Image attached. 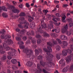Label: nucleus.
Masks as SVG:
<instances>
[{
  "mask_svg": "<svg viewBox=\"0 0 73 73\" xmlns=\"http://www.w3.org/2000/svg\"><path fill=\"white\" fill-rule=\"evenodd\" d=\"M41 27L42 28H46V25L45 23H43V25H42Z\"/></svg>",
  "mask_w": 73,
  "mask_h": 73,
  "instance_id": "nucleus-30",
  "label": "nucleus"
},
{
  "mask_svg": "<svg viewBox=\"0 0 73 73\" xmlns=\"http://www.w3.org/2000/svg\"><path fill=\"white\" fill-rule=\"evenodd\" d=\"M16 31H17V32H20V30L19 29H16Z\"/></svg>",
  "mask_w": 73,
  "mask_h": 73,
  "instance_id": "nucleus-63",
  "label": "nucleus"
},
{
  "mask_svg": "<svg viewBox=\"0 0 73 73\" xmlns=\"http://www.w3.org/2000/svg\"><path fill=\"white\" fill-rule=\"evenodd\" d=\"M52 17H53L52 18V20L54 21L55 22V16L54 15H52Z\"/></svg>",
  "mask_w": 73,
  "mask_h": 73,
  "instance_id": "nucleus-47",
  "label": "nucleus"
},
{
  "mask_svg": "<svg viewBox=\"0 0 73 73\" xmlns=\"http://www.w3.org/2000/svg\"><path fill=\"white\" fill-rule=\"evenodd\" d=\"M42 56H39L38 57L37 59L38 60H40V59H42Z\"/></svg>",
  "mask_w": 73,
  "mask_h": 73,
  "instance_id": "nucleus-49",
  "label": "nucleus"
},
{
  "mask_svg": "<svg viewBox=\"0 0 73 73\" xmlns=\"http://www.w3.org/2000/svg\"><path fill=\"white\" fill-rule=\"evenodd\" d=\"M11 62L12 64H16L17 62V61L16 59H13L11 60Z\"/></svg>",
  "mask_w": 73,
  "mask_h": 73,
  "instance_id": "nucleus-22",
  "label": "nucleus"
},
{
  "mask_svg": "<svg viewBox=\"0 0 73 73\" xmlns=\"http://www.w3.org/2000/svg\"><path fill=\"white\" fill-rule=\"evenodd\" d=\"M12 3L14 5H17V3L15 1H13Z\"/></svg>",
  "mask_w": 73,
  "mask_h": 73,
  "instance_id": "nucleus-51",
  "label": "nucleus"
},
{
  "mask_svg": "<svg viewBox=\"0 0 73 73\" xmlns=\"http://www.w3.org/2000/svg\"><path fill=\"white\" fill-rule=\"evenodd\" d=\"M5 53V51L3 50V49L0 50V53L1 54H4Z\"/></svg>",
  "mask_w": 73,
  "mask_h": 73,
  "instance_id": "nucleus-34",
  "label": "nucleus"
},
{
  "mask_svg": "<svg viewBox=\"0 0 73 73\" xmlns=\"http://www.w3.org/2000/svg\"><path fill=\"white\" fill-rule=\"evenodd\" d=\"M26 5L27 8H29V7H30V5H29L28 3H26Z\"/></svg>",
  "mask_w": 73,
  "mask_h": 73,
  "instance_id": "nucleus-60",
  "label": "nucleus"
},
{
  "mask_svg": "<svg viewBox=\"0 0 73 73\" xmlns=\"http://www.w3.org/2000/svg\"><path fill=\"white\" fill-rule=\"evenodd\" d=\"M35 23L34 22H33L30 24L29 25V27L31 29H33L35 28Z\"/></svg>",
  "mask_w": 73,
  "mask_h": 73,
  "instance_id": "nucleus-16",
  "label": "nucleus"
},
{
  "mask_svg": "<svg viewBox=\"0 0 73 73\" xmlns=\"http://www.w3.org/2000/svg\"><path fill=\"white\" fill-rule=\"evenodd\" d=\"M73 26V23H69V27H72Z\"/></svg>",
  "mask_w": 73,
  "mask_h": 73,
  "instance_id": "nucleus-53",
  "label": "nucleus"
},
{
  "mask_svg": "<svg viewBox=\"0 0 73 73\" xmlns=\"http://www.w3.org/2000/svg\"><path fill=\"white\" fill-rule=\"evenodd\" d=\"M69 66H67L66 67L62 69V72L64 73L67 72V71H68V70L69 69Z\"/></svg>",
  "mask_w": 73,
  "mask_h": 73,
  "instance_id": "nucleus-17",
  "label": "nucleus"
},
{
  "mask_svg": "<svg viewBox=\"0 0 73 73\" xmlns=\"http://www.w3.org/2000/svg\"><path fill=\"white\" fill-rule=\"evenodd\" d=\"M55 22H56V26H59V25L61 24V23L60 22L59 23H57V21H56V20H55Z\"/></svg>",
  "mask_w": 73,
  "mask_h": 73,
  "instance_id": "nucleus-37",
  "label": "nucleus"
},
{
  "mask_svg": "<svg viewBox=\"0 0 73 73\" xmlns=\"http://www.w3.org/2000/svg\"><path fill=\"white\" fill-rule=\"evenodd\" d=\"M25 14L24 12H21L20 14V16H25Z\"/></svg>",
  "mask_w": 73,
  "mask_h": 73,
  "instance_id": "nucleus-32",
  "label": "nucleus"
},
{
  "mask_svg": "<svg viewBox=\"0 0 73 73\" xmlns=\"http://www.w3.org/2000/svg\"><path fill=\"white\" fill-rule=\"evenodd\" d=\"M4 33H5V29L1 30L0 31V33L4 35Z\"/></svg>",
  "mask_w": 73,
  "mask_h": 73,
  "instance_id": "nucleus-31",
  "label": "nucleus"
},
{
  "mask_svg": "<svg viewBox=\"0 0 73 73\" xmlns=\"http://www.w3.org/2000/svg\"><path fill=\"white\" fill-rule=\"evenodd\" d=\"M67 21L69 23H70L73 22V21H72V19H67Z\"/></svg>",
  "mask_w": 73,
  "mask_h": 73,
  "instance_id": "nucleus-35",
  "label": "nucleus"
},
{
  "mask_svg": "<svg viewBox=\"0 0 73 73\" xmlns=\"http://www.w3.org/2000/svg\"><path fill=\"white\" fill-rule=\"evenodd\" d=\"M56 40L58 42V43L59 44H62L63 45H61L62 48H65V46H68V43L66 41H63L62 42L60 39L58 38Z\"/></svg>",
  "mask_w": 73,
  "mask_h": 73,
  "instance_id": "nucleus-4",
  "label": "nucleus"
},
{
  "mask_svg": "<svg viewBox=\"0 0 73 73\" xmlns=\"http://www.w3.org/2000/svg\"><path fill=\"white\" fill-rule=\"evenodd\" d=\"M37 32H40L41 33H43V31L41 29V27H39V28L37 29Z\"/></svg>",
  "mask_w": 73,
  "mask_h": 73,
  "instance_id": "nucleus-25",
  "label": "nucleus"
},
{
  "mask_svg": "<svg viewBox=\"0 0 73 73\" xmlns=\"http://www.w3.org/2000/svg\"><path fill=\"white\" fill-rule=\"evenodd\" d=\"M16 39L17 41H20V40H21V38H19L17 37H16Z\"/></svg>",
  "mask_w": 73,
  "mask_h": 73,
  "instance_id": "nucleus-48",
  "label": "nucleus"
},
{
  "mask_svg": "<svg viewBox=\"0 0 73 73\" xmlns=\"http://www.w3.org/2000/svg\"><path fill=\"white\" fill-rule=\"evenodd\" d=\"M70 70H72L73 69V64H72L70 66Z\"/></svg>",
  "mask_w": 73,
  "mask_h": 73,
  "instance_id": "nucleus-43",
  "label": "nucleus"
},
{
  "mask_svg": "<svg viewBox=\"0 0 73 73\" xmlns=\"http://www.w3.org/2000/svg\"><path fill=\"white\" fill-rule=\"evenodd\" d=\"M38 12H39L40 15H42V11H41V9L38 8Z\"/></svg>",
  "mask_w": 73,
  "mask_h": 73,
  "instance_id": "nucleus-39",
  "label": "nucleus"
},
{
  "mask_svg": "<svg viewBox=\"0 0 73 73\" xmlns=\"http://www.w3.org/2000/svg\"><path fill=\"white\" fill-rule=\"evenodd\" d=\"M29 38L30 40H31L32 44H35L36 42V40H35V38H33L32 37H30Z\"/></svg>",
  "mask_w": 73,
  "mask_h": 73,
  "instance_id": "nucleus-21",
  "label": "nucleus"
},
{
  "mask_svg": "<svg viewBox=\"0 0 73 73\" xmlns=\"http://www.w3.org/2000/svg\"><path fill=\"white\" fill-rule=\"evenodd\" d=\"M35 54L36 56H37V55H38L39 54V52L40 53H42V50L41 49H39L37 50H35Z\"/></svg>",
  "mask_w": 73,
  "mask_h": 73,
  "instance_id": "nucleus-13",
  "label": "nucleus"
},
{
  "mask_svg": "<svg viewBox=\"0 0 73 73\" xmlns=\"http://www.w3.org/2000/svg\"><path fill=\"white\" fill-rule=\"evenodd\" d=\"M8 9H13L12 10V11L14 13H19L20 11V10H17V9H15V7L14 6H8Z\"/></svg>",
  "mask_w": 73,
  "mask_h": 73,
  "instance_id": "nucleus-6",
  "label": "nucleus"
},
{
  "mask_svg": "<svg viewBox=\"0 0 73 73\" xmlns=\"http://www.w3.org/2000/svg\"><path fill=\"white\" fill-rule=\"evenodd\" d=\"M43 71L44 73H49V72L46 71V70L44 69H43Z\"/></svg>",
  "mask_w": 73,
  "mask_h": 73,
  "instance_id": "nucleus-52",
  "label": "nucleus"
},
{
  "mask_svg": "<svg viewBox=\"0 0 73 73\" xmlns=\"http://www.w3.org/2000/svg\"><path fill=\"white\" fill-rule=\"evenodd\" d=\"M68 51L67 50H63L62 51V54L63 56H66L67 55Z\"/></svg>",
  "mask_w": 73,
  "mask_h": 73,
  "instance_id": "nucleus-19",
  "label": "nucleus"
},
{
  "mask_svg": "<svg viewBox=\"0 0 73 73\" xmlns=\"http://www.w3.org/2000/svg\"><path fill=\"white\" fill-rule=\"evenodd\" d=\"M43 12L45 13V15H46L47 14V13H48V12H49V11H48V10H47V9H44L43 11Z\"/></svg>",
  "mask_w": 73,
  "mask_h": 73,
  "instance_id": "nucleus-29",
  "label": "nucleus"
},
{
  "mask_svg": "<svg viewBox=\"0 0 73 73\" xmlns=\"http://www.w3.org/2000/svg\"><path fill=\"white\" fill-rule=\"evenodd\" d=\"M43 36L44 37H49V35L46 33V32H44L43 33Z\"/></svg>",
  "mask_w": 73,
  "mask_h": 73,
  "instance_id": "nucleus-27",
  "label": "nucleus"
},
{
  "mask_svg": "<svg viewBox=\"0 0 73 73\" xmlns=\"http://www.w3.org/2000/svg\"><path fill=\"white\" fill-rule=\"evenodd\" d=\"M13 44V42L12 40H10V41L7 42H4L3 43V45L4 48L6 49L7 50H10L11 48L7 46V44Z\"/></svg>",
  "mask_w": 73,
  "mask_h": 73,
  "instance_id": "nucleus-2",
  "label": "nucleus"
},
{
  "mask_svg": "<svg viewBox=\"0 0 73 73\" xmlns=\"http://www.w3.org/2000/svg\"><path fill=\"white\" fill-rule=\"evenodd\" d=\"M60 48L61 47L58 45H57L56 47V50H60Z\"/></svg>",
  "mask_w": 73,
  "mask_h": 73,
  "instance_id": "nucleus-33",
  "label": "nucleus"
},
{
  "mask_svg": "<svg viewBox=\"0 0 73 73\" xmlns=\"http://www.w3.org/2000/svg\"><path fill=\"white\" fill-rule=\"evenodd\" d=\"M37 42L38 44H40L41 43V40L40 39L38 40H37Z\"/></svg>",
  "mask_w": 73,
  "mask_h": 73,
  "instance_id": "nucleus-46",
  "label": "nucleus"
},
{
  "mask_svg": "<svg viewBox=\"0 0 73 73\" xmlns=\"http://www.w3.org/2000/svg\"><path fill=\"white\" fill-rule=\"evenodd\" d=\"M40 64H37V68L38 69H40Z\"/></svg>",
  "mask_w": 73,
  "mask_h": 73,
  "instance_id": "nucleus-58",
  "label": "nucleus"
},
{
  "mask_svg": "<svg viewBox=\"0 0 73 73\" xmlns=\"http://www.w3.org/2000/svg\"><path fill=\"white\" fill-rule=\"evenodd\" d=\"M33 64V62H29L27 63V65L31 67L32 66V65Z\"/></svg>",
  "mask_w": 73,
  "mask_h": 73,
  "instance_id": "nucleus-26",
  "label": "nucleus"
},
{
  "mask_svg": "<svg viewBox=\"0 0 73 73\" xmlns=\"http://www.w3.org/2000/svg\"><path fill=\"white\" fill-rule=\"evenodd\" d=\"M3 9V11H7V8L4 6H3L2 7H0V12L1 11V10Z\"/></svg>",
  "mask_w": 73,
  "mask_h": 73,
  "instance_id": "nucleus-18",
  "label": "nucleus"
},
{
  "mask_svg": "<svg viewBox=\"0 0 73 73\" xmlns=\"http://www.w3.org/2000/svg\"><path fill=\"white\" fill-rule=\"evenodd\" d=\"M26 35L27 36H29V35H31V33L29 31L27 32L26 33Z\"/></svg>",
  "mask_w": 73,
  "mask_h": 73,
  "instance_id": "nucleus-56",
  "label": "nucleus"
},
{
  "mask_svg": "<svg viewBox=\"0 0 73 73\" xmlns=\"http://www.w3.org/2000/svg\"><path fill=\"white\" fill-rule=\"evenodd\" d=\"M11 37V36L10 35H6L4 36V35L3 34L1 36V38L2 39H4L5 38L6 41H5V42H8L10 41V40H11L9 39V38H10Z\"/></svg>",
  "mask_w": 73,
  "mask_h": 73,
  "instance_id": "nucleus-7",
  "label": "nucleus"
},
{
  "mask_svg": "<svg viewBox=\"0 0 73 73\" xmlns=\"http://www.w3.org/2000/svg\"><path fill=\"white\" fill-rule=\"evenodd\" d=\"M64 35H61L60 36V39H61L62 40H63V39H64Z\"/></svg>",
  "mask_w": 73,
  "mask_h": 73,
  "instance_id": "nucleus-45",
  "label": "nucleus"
},
{
  "mask_svg": "<svg viewBox=\"0 0 73 73\" xmlns=\"http://www.w3.org/2000/svg\"><path fill=\"white\" fill-rule=\"evenodd\" d=\"M47 63H48L46 62L44 63H43L42 62H40V64L43 67L44 66H45V65H46V66H48V67H51V66H52V65H51V64H50V63H49L48 64H47Z\"/></svg>",
  "mask_w": 73,
  "mask_h": 73,
  "instance_id": "nucleus-10",
  "label": "nucleus"
},
{
  "mask_svg": "<svg viewBox=\"0 0 73 73\" xmlns=\"http://www.w3.org/2000/svg\"><path fill=\"white\" fill-rule=\"evenodd\" d=\"M61 16H63L62 18V21L63 23H66V21H65V19L66 18V17L65 14H62L61 15Z\"/></svg>",
  "mask_w": 73,
  "mask_h": 73,
  "instance_id": "nucleus-14",
  "label": "nucleus"
},
{
  "mask_svg": "<svg viewBox=\"0 0 73 73\" xmlns=\"http://www.w3.org/2000/svg\"><path fill=\"white\" fill-rule=\"evenodd\" d=\"M29 23L27 22V21H25L24 23V28H25V29H28L29 28L28 26H29Z\"/></svg>",
  "mask_w": 73,
  "mask_h": 73,
  "instance_id": "nucleus-11",
  "label": "nucleus"
},
{
  "mask_svg": "<svg viewBox=\"0 0 73 73\" xmlns=\"http://www.w3.org/2000/svg\"><path fill=\"white\" fill-rule=\"evenodd\" d=\"M11 50H13V52H8L7 53L8 55H9V56H16V54H15V52H16V50L13 48H11Z\"/></svg>",
  "mask_w": 73,
  "mask_h": 73,
  "instance_id": "nucleus-9",
  "label": "nucleus"
},
{
  "mask_svg": "<svg viewBox=\"0 0 73 73\" xmlns=\"http://www.w3.org/2000/svg\"><path fill=\"white\" fill-rule=\"evenodd\" d=\"M51 35L52 37H54L55 36V33H52Z\"/></svg>",
  "mask_w": 73,
  "mask_h": 73,
  "instance_id": "nucleus-62",
  "label": "nucleus"
},
{
  "mask_svg": "<svg viewBox=\"0 0 73 73\" xmlns=\"http://www.w3.org/2000/svg\"><path fill=\"white\" fill-rule=\"evenodd\" d=\"M67 39H68V37L65 35H64L63 40H66Z\"/></svg>",
  "mask_w": 73,
  "mask_h": 73,
  "instance_id": "nucleus-41",
  "label": "nucleus"
},
{
  "mask_svg": "<svg viewBox=\"0 0 73 73\" xmlns=\"http://www.w3.org/2000/svg\"><path fill=\"white\" fill-rule=\"evenodd\" d=\"M26 44H31V41H30V40H27L26 42Z\"/></svg>",
  "mask_w": 73,
  "mask_h": 73,
  "instance_id": "nucleus-54",
  "label": "nucleus"
},
{
  "mask_svg": "<svg viewBox=\"0 0 73 73\" xmlns=\"http://www.w3.org/2000/svg\"><path fill=\"white\" fill-rule=\"evenodd\" d=\"M48 28L50 29H52V28H53V25H50V26L49 25H48Z\"/></svg>",
  "mask_w": 73,
  "mask_h": 73,
  "instance_id": "nucleus-36",
  "label": "nucleus"
},
{
  "mask_svg": "<svg viewBox=\"0 0 73 73\" xmlns=\"http://www.w3.org/2000/svg\"><path fill=\"white\" fill-rule=\"evenodd\" d=\"M18 26L19 27V28H20L23 29L24 28L23 26L21 24L18 25Z\"/></svg>",
  "mask_w": 73,
  "mask_h": 73,
  "instance_id": "nucleus-40",
  "label": "nucleus"
},
{
  "mask_svg": "<svg viewBox=\"0 0 73 73\" xmlns=\"http://www.w3.org/2000/svg\"><path fill=\"white\" fill-rule=\"evenodd\" d=\"M23 39L24 41H26L27 39V38L26 36H24L23 38Z\"/></svg>",
  "mask_w": 73,
  "mask_h": 73,
  "instance_id": "nucleus-57",
  "label": "nucleus"
},
{
  "mask_svg": "<svg viewBox=\"0 0 73 73\" xmlns=\"http://www.w3.org/2000/svg\"><path fill=\"white\" fill-rule=\"evenodd\" d=\"M25 52L27 56H29V57H30V55L33 56V51L32 50H30V49H26Z\"/></svg>",
  "mask_w": 73,
  "mask_h": 73,
  "instance_id": "nucleus-8",
  "label": "nucleus"
},
{
  "mask_svg": "<svg viewBox=\"0 0 73 73\" xmlns=\"http://www.w3.org/2000/svg\"><path fill=\"white\" fill-rule=\"evenodd\" d=\"M25 19V18L23 17H20L19 19H18V21H19V24H23V23L22 22H20V21H24Z\"/></svg>",
  "mask_w": 73,
  "mask_h": 73,
  "instance_id": "nucleus-15",
  "label": "nucleus"
},
{
  "mask_svg": "<svg viewBox=\"0 0 73 73\" xmlns=\"http://www.w3.org/2000/svg\"><path fill=\"white\" fill-rule=\"evenodd\" d=\"M59 64H62V66H64L65 65V63L64 62V60L61 59L59 62Z\"/></svg>",
  "mask_w": 73,
  "mask_h": 73,
  "instance_id": "nucleus-20",
  "label": "nucleus"
},
{
  "mask_svg": "<svg viewBox=\"0 0 73 73\" xmlns=\"http://www.w3.org/2000/svg\"><path fill=\"white\" fill-rule=\"evenodd\" d=\"M72 61L73 62V54H71L70 56H67L65 58L67 63H69L72 61Z\"/></svg>",
  "mask_w": 73,
  "mask_h": 73,
  "instance_id": "nucleus-5",
  "label": "nucleus"
},
{
  "mask_svg": "<svg viewBox=\"0 0 73 73\" xmlns=\"http://www.w3.org/2000/svg\"><path fill=\"white\" fill-rule=\"evenodd\" d=\"M18 44H19V48H20L21 49H24V46L22 45V44H24V42L21 41H19L18 42Z\"/></svg>",
  "mask_w": 73,
  "mask_h": 73,
  "instance_id": "nucleus-12",
  "label": "nucleus"
},
{
  "mask_svg": "<svg viewBox=\"0 0 73 73\" xmlns=\"http://www.w3.org/2000/svg\"><path fill=\"white\" fill-rule=\"evenodd\" d=\"M70 48L73 50V45L72 44H71L70 45Z\"/></svg>",
  "mask_w": 73,
  "mask_h": 73,
  "instance_id": "nucleus-55",
  "label": "nucleus"
},
{
  "mask_svg": "<svg viewBox=\"0 0 73 73\" xmlns=\"http://www.w3.org/2000/svg\"><path fill=\"white\" fill-rule=\"evenodd\" d=\"M26 32H27V31L25 29L22 30L20 32V33L21 35H24V34Z\"/></svg>",
  "mask_w": 73,
  "mask_h": 73,
  "instance_id": "nucleus-23",
  "label": "nucleus"
},
{
  "mask_svg": "<svg viewBox=\"0 0 73 73\" xmlns=\"http://www.w3.org/2000/svg\"><path fill=\"white\" fill-rule=\"evenodd\" d=\"M68 29V24H66V25L64 27L63 29L62 30V33H66V35L68 36H70L71 35V32L70 31L68 32L67 31V29Z\"/></svg>",
  "mask_w": 73,
  "mask_h": 73,
  "instance_id": "nucleus-3",
  "label": "nucleus"
},
{
  "mask_svg": "<svg viewBox=\"0 0 73 73\" xmlns=\"http://www.w3.org/2000/svg\"><path fill=\"white\" fill-rule=\"evenodd\" d=\"M63 7L64 8H66V7H68V5L67 4H63Z\"/></svg>",
  "mask_w": 73,
  "mask_h": 73,
  "instance_id": "nucleus-59",
  "label": "nucleus"
},
{
  "mask_svg": "<svg viewBox=\"0 0 73 73\" xmlns=\"http://www.w3.org/2000/svg\"><path fill=\"white\" fill-rule=\"evenodd\" d=\"M7 73H12L11 70H7Z\"/></svg>",
  "mask_w": 73,
  "mask_h": 73,
  "instance_id": "nucleus-64",
  "label": "nucleus"
},
{
  "mask_svg": "<svg viewBox=\"0 0 73 73\" xmlns=\"http://www.w3.org/2000/svg\"><path fill=\"white\" fill-rule=\"evenodd\" d=\"M53 44H52L50 42H47V43L48 45L47 48L49 50V51L47 50L46 48H43V50H44L46 52H47L46 54L47 55V57L46 56V58H47L46 60L48 61H52V58L53 57V55L51 54L50 53V52H52V49L50 47L52 46V45H54L55 44V41L53 40Z\"/></svg>",
  "mask_w": 73,
  "mask_h": 73,
  "instance_id": "nucleus-1",
  "label": "nucleus"
},
{
  "mask_svg": "<svg viewBox=\"0 0 73 73\" xmlns=\"http://www.w3.org/2000/svg\"><path fill=\"white\" fill-rule=\"evenodd\" d=\"M56 15L57 17H60L61 16L59 13H57L56 14Z\"/></svg>",
  "mask_w": 73,
  "mask_h": 73,
  "instance_id": "nucleus-61",
  "label": "nucleus"
},
{
  "mask_svg": "<svg viewBox=\"0 0 73 73\" xmlns=\"http://www.w3.org/2000/svg\"><path fill=\"white\" fill-rule=\"evenodd\" d=\"M36 37L37 38H41V36L40 35H36Z\"/></svg>",
  "mask_w": 73,
  "mask_h": 73,
  "instance_id": "nucleus-42",
  "label": "nucleus"
},
{
  "mask_svg": "<svg viewBox=\"0 0 73 73\" xmlns=\"http://www.w3.org/2000/svg\"><path fill=\"white\" fill-rule=\"evenodd\" d=\"M66 50L67 51V52H68L70 54L72 53V52L71 50L70 49H68Z\"/></svg>",
  "mask_w": 73,
  "mask_h": 73,
  "instance_id": "nucleus-50",
  "label": "nucleus"
},
{
  "mask_svg": "<svg viewBox=\"0 0 73 73\" xmlns=\"http://www.w3.org/2000/svg\"><path fill=\"white\" fill-rule=\"evenodd\" d=\"M7 59V56L5 55H3L1 58V60L2 61H5Z\"/></svg>",
  "mask_w": 73,
  "mask_h": 73,
  "instance_id": "nucleus-24",
  "label": "nucleus"
},
{
  "mask_svg": "<svg viewBox=\"0 0 73 73\" xmlns=\"http://www.w3.org/2000/svg\"><path fill=\"white\" fill-rule=\"evenodd\" d=\"M30 33L31 35H32L33 36H34L35 35V32L33 31H31Z\"/></svg>",
  "mask_w": 73,
  "mask_h": 73,
  "instance_id": "nucleus-44",
  "label": "nucleus"
},
{
  "mask_svg": "<svg viewBox=\"0 0 73 73\" xmlns=\"http://www.w3.org/2000/svg\"><path fill=\"white\" fill-rule=\"evenodd\" d=\"M2 16L4 17H5L6 18L8 17V15L4 13H3L2 14Z\"/></svg>",
  "mask_w": 73,
  "mask_h": 73,
  "instance_id": "nucleus-38",
  "label": "nucleus"
},
{
  "mask_svg": "<svg viewBox=\"0 0 73 73\" xmlns=\"http://www.w3.org/2000/svg\"><path fill=\"white\" fill-rule=\"evenodd\" d=\"M56 58H57V59H58V60H60V58H61V57H60V55L58 54H56Z\"/></svg>",
  "mask_w": 73,
  "mask_h": 73,
  "instance_id": "nucleus-28",
  "label": "nucleus"
}]
</instances>
